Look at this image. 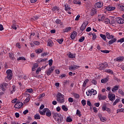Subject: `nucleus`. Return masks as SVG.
Segmentation results:
<instances>
[{"instance_id": "nucleus-64", "label": "nucleus", "mask_w": 124, "mask_h": 124, "mask_svg": "<svg viewBox=\"0 0 124 124\" xmlns=\"http://www.w3.org/2000/svg\"><path fill=\"white\" fill-rule=\"evenodd\" d=\"M68 100L69 102H71V103H72V102L74 101L73 98L71 97L69 98Z\"/></svg>"}, {"instance_id": "nucleus-29", "label": "nucleus", "mask_w": 124, "mask_h": 124, "mask_svg": "<svg viewBox=\"0 0 124 124\" xmlns=\"http://www.w3.org/2000/svg\"><path fill=\"white\" fill-rule=\"evenodd\" d=\"M89 79H86L84 80L83 84L82 85L83 88H86V86L87 84H88V82H89Z\"/></svg>"}, {"instance_id": "nucleus-58", "label": "nucleus", "mask_w": 124, "mask_h": 124, "mask_svg": "<svg viewBox=\"0 0 124 124\" xmlns=\"http://www.w3.org/2000/svg\"><path fill=\"white\" fill-rule=\"evenodd\" d=\"M84 40H85V37H84V36L81 37L79 39V42H83V41H84Z\"/></svg>"}, {"instance_id": "nucleus-54", "label": "nucleus", "mask_w": 124, "mask_h": 124, "mask_svg": "<svg viewBox=\"0 0 124 124\" xmlns=\"http://www.w3.org/2000/svg\"><path fill=\"white\" fill-rule=\"evenodd\" d=\"M49 52H45V53L41 54V57H45V56H47Z\"/></svg>"}, {"instance_id": "nucleus-3", "label": "nucleus", "mask_w": 124, "mask_h": 124, "mask_svg": "<svg viewBox=\"0 0 124 124\" xmlns=\"http://www.w3.org/2000/svg\"><path fill=\"white\" fill-rule=\"evenodd\" d=\"M99 68L98 69L99 70H104L105 68L108 67L109 66V65H108V63L106 62H104L103 63H101L99 64Z\"/></svg>"}, {"instance_id": "nucleus-63", "label": "nucleus", "mask_w": 124, "mask_h": 124, "mask_svg": "<svg viewBox=\"0 0 124 124\" xmlns=\"http://www.w3.org/2000/svg\"><path fill=\"white\" fill-rule=\"evenodd\" d=\"M12 28L13 29V30H17V27L16 24H13L12 25Z\"/></svg>"}, {"instance_id": "nucleus-10", "label": "nucleus", "mask_w": 124, "mask_h": 124, "mask_svg": "<svg viewBox=\"0 0 124 124\" xmlns=\"http://www.w3.org/2000/svg\"><path fill=\"white\" fill-rule=\"evenodd\" d=\"M95 8H101L103 6V2L101 1L95 3Z\"/></svg>"}, {"instance_id": "nucleus-44", "label": "nucleus", "mask_w": 124, "mask_h": 124, "mask_svg": "<svg viewBox=\"0 0 124 124\" xmlns=\"http://www.w3.org/2000/svg\"><path fill=\"white\" fill-rule=\"evenodd\" d=\"M110 33L109 32L106 33V36L108 39H111V37H110Z\"/></svg>"}, {"instance_id": "nucleus-19", "label": "nucleus", "mask_w": 124, "mask_h": 124, "mask_svg": "<svg viewBox=\"0 0 124 124\" xmlns=\"http://www.w3.org/2000/svg\"><path fill=\"white\" fill-rule=\"evenodd\" d=\"M68 56V58H69L70 59H75V58L76 57V55H75V54H73L71 52H70Z\"/></svg>"}, {"instance_id": "nucleus-48", "label": "nucleus", "mask_w": 124, "mask_h": 124, "mask_svg": "<svg viewBox=\"0 0 124 124\" xmlns=\"http://www.w3.org/2000/svg\"><path fill=\"white\" fill-rule=\"evenodd\" d=\"M66 122L68 123H71V122H72V119H71V117H68L66 119Z\"/></svg>"}, {"instance_id": "nucleus-14", "label": "nucleus", "mask_w": 124, "mask_h": 124, "mask_svg": "<svg viewBox=\"0 0 124 124\" xmlns=\"http://www.w3.org/2000/svg\"><path fill=\"white\" fill-rule=\"evenodd\" d=\"M105 19V16H103V15L98 16V22H100V21L101 22H103V21H104Z\"/></svg>"}, {"instance_id": "nucleus-51", "label": "nucleus", "mask_w": 124, "mask_h": 124, "mask_svg": "<svg viewBox=\"0 0 124 124\" xmlns=\"http://www.w3.org/2000/svg\"><path fill=\"white\" fill-rule=\"evenodd\" d=\"M91 91H93V92H91L92 93V95H95V94L97 93V92L96 91V90H94L93 89H91Z\"/></svg>"}, {"instance_id": "nucleus-56", "label": "nucleus", "mask_w": 124, "mask_h": 124, "mask_svg": "<svg viewBox=\"0 0 124 124\" xmlns=\"http://www.w3.org/2000/svg\"><path fill=\"white\" fill-rule=\"evenodd\" d=\"M92 83L93 85H96L97 84V81H96V80L93 79L92 81Z\"/></svg>"}, {"instance_id": "nucleus-62", "label": "nucleus", "mask_w": 124, "mask_h": 124, "mask_svg": "<svg viewBox=\"0 0 124 124\" xmlns=\"http://www.w3.org/2000/svg\"><path fill=\"white\" fill-rule=\"evenodd\" d=\"M100 121L101 122H106V118L105 117H101V119H100Z\"/></svg>"}, {"instance_id": "nucleus-5", "label": "nucleus", "mask_w": 124, "mask_h": 124, "mask_svg": "<svg viewBox=\"0 0 124 124\" xmlns=\"http://www.w3.org/2000/svg\"><path fill=\"white\" fill-rule=\"evenodd\" d=\"M88 24L89 22H88V21H84L80 28V31H84V30L86 29Z\"/></svg>"}, {"instance_id": "nucleus-20", "label": "nucleus", "mask_w": 124, "mask_h": 124, "mask_svg": "<svg viewBox=\"0 0 124 124\" xmlns=\"http://www.w3.org/2000/svg\"><path fill=\"white\" fill-rule=\"evenodd\" d=\"M54 45V43L52 42V40L49 39L47 41V46H49V47H52Z\"/></svg>"}, {"instance_id": "nucleus-23", "label": "nucleus", "mask_w": 124, "mask_h": 124, "mask_svg": "<svg viewBox=\"0 0 124 124\" xmlns=\"http://www.w3.org/2000/svg\"><path fill=\"white\" fill-rule=\"evenodd\" d=\"M109 80V78H106L104 79H102L101 80V82L103 84L104 83H107L108 81Z\"/></svg>"}, {"instance_id": "nucleus-61", "label": "nucleus", "mask_w": 124, "mask_h": 124, "mask_svg": "<svg viewBox=\"0 0 124 124\" xmlns=\"http://www.w3.org/2000/svg\"><path fill=\"white\" fill-rule=\"evenodd\" d=\"M40 71H41V68H38L36 71V74H39Z\"/></svg>"}, {"instance_id": "nucleus-25", "label": "nucleus", "mask_w": 124, "mask_h": 124, "mask_svg": "<svg viewBox=\"0 0 124 124\" xmlns=\"http://www.w3.org/2000/svg\"><path fill=\"white\" fill-rule=\"evenodd\" d=\"M93 90H89L86 92V94L88 96H92Z\"/></svg>"}, {"instance_id": "nucleus-17", "label": "nucleus", "mask_w": 124, "mask_h": 124, "mask_svg": "<svg viewBox=\"0 0 124 124\" xmlns=\"http://www.w3.org/2000/svg\"><path fill=\"white\" fill-rule=\"evenodd\" d=\"M115 60L116 61V62H123L124 57L123 56H120L116 58Z\"/></svg>"}, {"instance_id": "nucleus-32", "label": "nucleus", "mask_w": 124, "mask_h": 124, "mask_svg": "<svg viewBox=\"0 0 124 124\" xmlns=\"http://www.w3.org/2000/svg\"><path fill=\"white\" fill-rule=\"evenodd\" d=\"M71 30V27H68L63 30V32H68Z\"/></svg>"}, {"instance_id": "nucleus-6", "label": "nucleus", "mask_w": 124, "mask_h": 124, "mask_svg": "<svg viewBox=\"0 0 124 124\" xmlns=\"http://www.w3.org/2000/svg\"><path fill=\"white\" fill-rule=\"evenodd\" d=\"M80 66H77L76 65H71L69 67V70L71 71H74L76 70V69H78V68H79Z\"/></svg>"}, {"instance_id": "nucleus-22", "label": "nucleus", "mask_w": 124, "mask_h": 124, "mask_svg": "<svg viewBox=\"0 0 124 124\" xmlns=\"http://www.w3.org/2000/svg\"><path fill=\"white\" fill-rule=\"evenodd\" d=\"M62 110H63V111H64L65 112H67V111H68V108H67V106L65 105H62Z\"/></svg>"}, {"instance_id": "nucleus-47", "label": "nucleus", "mask_w": 124, "mask_h": 124, "mask_svg": "<svg viewBox=\"0 0 124 124\" xmlns=\"http://www.w3.org/2000/svg\"><path fill=\"white\" fill-rule=\"evenodd\" d=\"M22 60H23V61H26V59H25V57L23 56L20 57L17 59V61H21Z\"/></svg>"}, {"instance_id": "nucleus-49", "label": "nucleus", "mask_w": 124, "mask_h": 124, "mask_svg": "<svg viewBox=\"0 0 124 124\" xmlns=\"http://www.w3.org/2000/svg\"><path fill=\"white\" fill-rule=\"evenodd\" d=\"M76 114L77 115H78L79 117H81V116H82V114H81V111H80L79 109L77 110Z\"/></svg>"}, {"instance_id": "nucleus-57", "label": "nucleus", "mask_w": 124, "mask_h": 124, "mask_svg": "<svg viewBox=\"0 0 124 124\" xmlns=\"http://www.w3.org/2000/svg\"><path fill=\"white\" fill-rule=\"evenodd\" d=\"M48 64L49 66H51L52 64H53V60L50 59L48 61Z\"/></svg>"}, {"instance_id": "nucleus-15", "label": "nucleus", "mask_w": 124, "mask_h": 124, "mask_svg": "<svg viewBox=\"0 0 124 124\" xmlns=\"http://www.w3.org/2000/svg\"><path fill=\"white\" fill-rule=\"evenodd\" d=\"M46 117H50V116H52V113L51 112V110H50V109H49V108H46Z\"/></svg>"}, {"instance_id": "nucleus-52", "label": "nucleus", "mask_w": 124, "mask_h": 124, "mask_svg": "<svg viewBox=\"0 0 124 124\" xmlns=\"http://www.w3.org/2000/svg\"><path fill=\"white\" fill-rule=\"evenodd\" d=\"M52 11H58L59 7H58L57 6H55L52 8Z\"/></svg>"}, {"instance_id": "nucleus-18", "label": "nucleus", "mask_w": 124, "mask_h": 124, "mask_svg": "<svg viewBox=\"0 0 124 124\" xmlns=\"http://www.w3.org/2000/svg\"><path fill=\"white\" fill-rule=\"evenodd\" d=\"M106 9L107 11H112V10H115L116 7L108 6L106 8Z\"/></svg>"}, {"instance_id": "nucleus-43", "label": "nucleus", "mask_w": 124, "mask_h": 124, "mask_svg": "<svg viewBox=\"0 0 124 124\" xmlns=\"http://www.w3.org/2000/svg\"><path fill=\"white\" fill-rule=\"evenodd\" d=\"M92 39L93 40H95V39H96V34H95V33L93 32L92 34Z\"/></svg>"}, {"instance_id": "nucleus-4", "label": "nucleus", "mask_w": 124, "mask_h": 124, "mask_svg": "<svg viewBox=\"0 0 124 124\" xmlns=\"http://www.w3.org/2000/svg\"><path fill=\"white\" fill-rule=\"evenodd\" d=\"M6 73L7 74V78L8 80H11L12 79V70L8 69L6 71Z\"/></svg>"}, {"instance_id": "nucleus-2", "label": "nucleus", "mask_w": 124, "mask_h": 124, "mask_svg": "<svg viewBox=\"0 0 124 124\" xmlns=\"http://www.w3.org/2000/svg\"><path fill=\"white\" fill-rule=\"evenodd\" d=\"M53 117L55 120L58 124H61L62 122V120H63V117L62 116V115L60 114H58L57 113H54Z\"/></svg>"}, {"instance_id": "nucleus-24", "label": "nucleus", "mask_w": 124, "mask_h": 124, "mask_svg": "<svg viewBox=\"0 0 124 124\" xmlns=\"http://www.w3.org/2000/svg\"><path fill=\"white\" fill-rule=\"evenodd\" d=\"M64 6V10H65V11H69V10L71 9V8H70V7L69 6L68 4H65Z\"/></svg>"}, {"instance_id": "nucleus-33", "label": "nucleus", "mask_w": 124, "mask_h": 124, "mask_svg": "<svg viewBox=\"0 0 124 124\" xmlns=\"http://www.w3.org/2000/svg\"><path fill=\"white\" fill-rule=\"evenodd\" d=\"M34 119L35 120H40V115L39 114L37 113L34 115Z\"/></svg>"}, {"instance_id": "nucleus-9", "label": "nucleus", "mask_w": 124, "mask_h": 124, "mask_svg": "<svg viewBox=\"0 0 124 124\" xmlns=\"http://www.w3.org/2000/svg\"><path fill=\"white\" fill-rule=\"evenodd\" d=\"M108 97L110 101H113V100H115V99H116V95H115L114 94H109L108 95Z\"/></svg>"}, {"instance_id": "nucleus-55", "label": "nucleus", "mask_w": 124, "mask_h": 124, "mask_svg": "<svg viewBox=\"0 0 124 124\" xmlns=\"http://www.w3.org/2000/svg\"><path fill=\"white\" fill-rule=\"evenodd\" d=\"M33 44H34V45H36L37 46H38V45H40V42L37 41H35L33 42Z\"/></svg>"}, {"instance_id": "nucleus-28", "label": "nucleus", "mask_w": 124, "mask_h": 124, "mask_svg": "<svg viewBox=\"0 0 124 124\" xmlns=\"http://www.w3.org/2000/svg\"><path fill=\"white\" fill-rule=\"evenodd\" d=\"M117 41V38H114L112 40H110L109 41H108V44L109 45H111V44H113V43H114V42H116Z\"/></svg>"}, {"instance_id": "nucleus-30", "label": "nucleus", "mask_w": 124, "mask_h": 124, "mask_svg": "<svg viewBox=\"0 0 124 124\" xmlns=\"http://www.w3.org/2000/svg\"><path fill=\"white\" fill-rule=\"evenodd\" d=\"M105 72H107V73H109V74H114V72L111 69H106Z\"/></svg>"}, {"instance_id": "nucleus-38", "label": "nucleus", "mask_w": 124, "mask_h": 124, "mask_svg": "<svg viewBox=\"0 0 124 124\" xmlns=\"http://www.w3.org/2000/svg\"><path fill=\"white\" fill-rule=\"evenodd\" d=\"M73 2L75 4H81V1L79 0H74Z\"/></svg>"}, {"instance_id": "nucleus-16", "label": "nucleus", "mask_w": 124, "mask_h": 124, "mask_svg": "<svg viewBox=\"0 0 124 124\" xmlns=\"http://www.w3.org/2000/svg\"><path fill=\"white\" fill-rule=\"evenodd\" d=\"M119 88V85H115L114 87H113L112 89H111V91L114 93V92H116V91H118Z\"/></svg>"}, {"instance_id": "nucleus-34", "label": "nucleus", "mask_w": 124, "mask_h": 124, "mask_svg": "<svg viewBox=\"0 0 124 124\" xmlns=\"http://www.w3.org/2000/svg\"><path fill=\"white\" fill-rule=\"evenodd\" d=\"M33 92L32 88L31 89H26L25 93H31Z\"/></svg>"}, {"instance_id": "nucleus-35", "label": "nucleus", "mask_w": 124, "mask_h": 124, "mask_svg": "<svg viewBox=\"0 0 124 124\" xmlns=\"http://www.w3.org/2000/svg\"><path fill=\"white\" fill-rule=\"evenodd\" d=\"M27 96H28V97L25 100V102L28 103L29 102V101H30V96H31V95H30V94H26Z\"/></svg>"}, {"instance_id": "nucleus-36", "label": "nucleus", "mask_w": 124, "mask_h": 124, "mask_svg": "<svg viewBox=\"0 0 124 124\" xmlns=\"http://www.w3.org/2000/svg\"><path fill=\"white\" fill-rule=\"evenodd\" d=\"M9 58L12 60V61H14L15 60V58H14V56L13 55V53H9Z\"/></svg>"}, {"instance_id": "nucleus-12", "label": "nucleus", "mask_w": 124, "mask_h": 124, "mask_svg": "<svg viewBox=\"0 0 124 124\" xmlns=\"http://www.w3.org/2000/svg\"><path fill=\"white\" fill-rule=\"evenodd\" d=\"M98 98L99 100H105V99L107 98V97L106 95H102L101 94H99Z\"/></svg>"}, {"instance_id": "nucleus-26", "label": "nucleus", "mask_w": 124, "mask_h": 124, "mask_svg": "<svg viewBox=\"0 0 124 124\" xmlns=\"http://www.w3.org/2000/svg\"><path fill=\"white\" fill-rule=\"evenodd\" d=\"M43 52V49L38 48L35 50V53L36 54H41Z\"/></svg>"}, {"instance_id": "nucleus-53", "label": "nucleus", "mask_w": 124, "mask_h": 124, "mask_svg": "<svg viewBox=\"0 0 124 124\" xmlns=\"http://www.w3.org/2000/svg\"><path fill=\"white\" fill-rule=\"evenodd\" d=\"M55 23L58 24H62V20H61V19H57L55 20Z\"/></svg>"}, {"instance_id": "nucleus-50", "label": "nucleus", "mask_w": 124, "mask_h": 124, "mask_svg": "<svg viewBox=\"0 0 124 124\" xmlns=\"http://www.w3.org/2000/svg\"><path fill=\"white\" fill-rule=\"evenodd\" d=\"M118 93H120V94H122L123 96H124V91H123V90H122L121 89H119L118 90Z\"/></svg>"}, {"instance_id": "nucleus-45", "label": "nucleus", "mask_w": 124, "mask_h": 124, "mask_svg": "<svg viewBox=\"0 0 124 124\" xmlns=\"http://www.w3.org/2000/svg\"><path fill=\"white\" fill-rule=\"evenodd\" d=\"M101 53H105V54H109L110 51L108 50H100Z\"/></svg>"}, {"instance_id": "nucleus-40", "label": "nucleus", "mask_w": 124, "mask_h": 124, "mask_svg": "<svg viewBox=\"0 0 124 124\" xmlns=\"http://www.w3.org/2000/svg\"><path fill=\"white\" fill-rule=\"evenodd\" d=\"M73 95L74 96L75 98H79L80 97V95L78 93H73Z\"/></svg>"}, {"instance_id": "nucleus-41", "label": "nucleus", "mask_w": 124, "mask_h": 124, "mask_svg": "<svg viewBox=\"0 0 124 124\" xmlns=\"http://www.w3.org/2000/svg\"><path fill=\"white\" fill-rule=\"evenodd\" d=\"M119 101H120V99L117 98L113 104V106H115V105H116L117 103H119Z\"/></svg>"}, {"instance_id": "nucleus-27", "label": "nucleus", "mask_w": 124, "mask_h": 124, "mask_svg": "<svg viewBox=\"0 0 124 124\" xmlns=\"http://www.w3.org/2000/svg\"><path fill=\"white\" fill-rule=\"evenodd\" d=\"M12 88V90L10 92L11 94H13V93H15V91H16V86L15 85H13Z\"/></svg>"}, {"instance_id": "nucleus-46", "label": "nucleus", "mask_w": 124, "mask_h": 124, "mask_svg": "<svg viewBox=\"0 0 124 124\" xmlns=\"http://www.w3.org/2000/svg\"><path fill=\"white\" fill-rule=\"evenodd\" d=\"M16 46L17 48H18V49H21V48L22 47V46H21V44H20V43H17L16 44Z\"/></svg>"}, {"instance_id": "nucleus-21", "label": "nucleus", "mask_w": 124, "mask_h": 124, "mask_svg": "<svg viewBox=\"0 0 124 124\" xmlns=\"http://www.w3.org/2000/svg\"><path fill=\"white\" fill-rule=\"evenodd\" d=\"M46 111H47V108H45L43 110H39V113L41 115H44L46 114Z\"/></svg>"}, {"instance_id": "nucleus-11", "label": "nucleus", "mask_w": 124, "mask_h": 124, "mask_svg": "<svg viewBox=\"0 0 124 124\" xmlns=\"http://www.w3.org/2000/svg\"><path fill=\"white\" fill-rule=\"evenodd\" d=\"M54 70H55V67H50L46 72V75H48V76H49V75H51V73H52Z\"/></svg>"}, {"instance_id": "nucleus-7", "label": "nucleus", "mask_w": 124, "mask_h": 124, "mask_svg": "<svg viewBox=\"0 0 124 124\" xmlns=\"http://www.w3.org/2000/svg\"><path fill=\"white\" fill-rule=\"evenodd\" d=\"M23 105V103L18 102L14 105V108H16V109H20V108H21Z\"/></svg>"}, {"instance_id": "nucleus-39", "label": "nucleus", "mask_w": 124, "mask_h": 124, "mask_svg": "<svg viewBox=\"0 0 124 124\" xmlns=\"http://www.w3.org/2000/svg\"><path fill=\"white\" fill-rule=\"evenodd\" d=\"M100 36L103 39V40H106V35L103 34H100Z\"/></svg>"}, {"instance_id": "nucleus-42", "label": "nucleus", "mask_w": 124, "mask_h": 124, "mask_svg": "<svg viewBox=\"0 0 124 124\" xmlns=\"http://www.w3.org/2000/svg\"><path fill=\"white\" fill-rule=\"evenodd\" d=\"M57 41L58 42V43H59V44H62V42H63V39L61 38L60 39H57Z\"/></svg>"}, {"instance_id": "nucleus-1", "label": "nucleus", "mask_w": 124, "mask_h": 124, "mask_svg": "<svg viewBox=\"0 0 124 124\" xmlns=\"http://www.w3.org/2000/svg\"><path fill=\"white\" fill-rule=\"evenodd\" d=\"M56 100L58 103L63 104L65 102V99H64V95L60 93H58L56 96Z\"/></svg>"}, {"instance_id": "nucleus-13", "label": "nucleus", "mask_w": 124, "mask_h": 124, "mask_svg": "<svg viewBox=\"0 0 124 124\" xmlns=\"http://www.w3.org/2000/svg\"><path fill=\"white\" fill-rule=\"evenodd\" d=\"M77 36V32L76 31H73L70 36V37L72 40H74V39H75V37Z\"/></svg>"}, {"instance_id": "nucleus-37", "label": "nucleus", "mask_w": 124, "mask_h": 124, "mask_svg": "<svg viewBox=\"0 0 124 124\" xmlns=\"http://www.w3.org/2000/svg\"><path fill=\"white\" fill-rule=\"evenodd\" d=\"M0 89L2 90L3 92L5 91L6 90V89H5V87H4L3 84H0Z\"/></svg>"}, {"instance_id": "nucleus-8", "label": "nucleus", "mask_w": 124, "mask_h": 124, "mask_svg": "<svg viewBox=\"0 0 124 124\" xmlns=\"http://www.w3.org/2000/svg\"><path fill=\"white\" fill-rule=\"evenodd\" d=\"M116 22L118 24H124V19L117 17L116 18Z\"/></svg>"}, {"instance_id": "nucleus-31", "label": "nucleus", "mask_w": 124, "mask_h": 124, "mask_svg": "<svg viewBox=\"0 0 124 124\" xmlns=\"http://www.w3.org/2000/svg\"><path fill=\"white\" fill-rule=\"evenodd\" d=\"M104 23L106 24V25H108V24H110V19L108 18H105L104 20Z\"/></svg>"}, {"instance_id": "nucleus-59", "label": "nucleus", "mask_w": 124, "mask_h": 124, "mask_svg": "<svg viewBox=\"0 0 124 124\" xmlns=\"http://www.w3.org/2000/svg\"><path fill=\"white\" fill-rule=\"evenodd\" d=\"M117 42L123 43V42H124V38H121L120 39L117 40Z\"/></svg>"}, {"instance_id": "nucleus-60", "label": "nucleus", "mask_w": 124, "mask_h": 124, "mask_svg": "<svg viewBox=\"0 0 124 124\" xmlns=\"http://www.w3.org/2000/svg\"><path fill=\"white\" fill-rule=\"evenodd\" d=\"M81 103H82L83 106H85V105H86V104L87 103V102L85 100H82L81 101Z\"/></svg>"}]
</instances>
